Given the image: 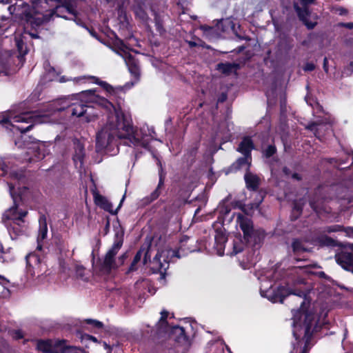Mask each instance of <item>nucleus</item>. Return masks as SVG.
Wrapping results in <instances>:
<instances>
[{
	"mask_svg": "<svg viewBox=\"0 0 353 353\" xmlns=\"http://www.w3.org/2000/svg\"><path fill=\"white\" fill-rule=\"evenodd\" d=\"M125 198V194H124L120 201V203L118 205V207L113 210V206L111 202H110L106 197L104 196L99 194L98 192L94 193V201L95 204L99 206L100 208L103 209V210L108 212L110 214L112 215L117 214L119 209L121 208L123 205V202Z\"/></svg>",
	"mask_w": 353,
	"mask_h": 353,
	"instance_id": "obj_8",
	"label": "nucleus"
},
{
	"mask_svg": "<svg viewBox=\"0 0 353 353\" xmlns=\"http://www.w3.org/2000/svg\"><path fill=\"white\" fill-rule=\"evenodd\" d=\"M268 299L272 303H283L285 299L290 302H295L299 304L297 309L292 308L293 325L304 329L303 339L304 346L301 353H309V345L311 341L313 331L312 330L315 316L313 312L309 310L310 305V301H307L308 293L300 289H290L283 285L272 289L269 292Z\"/></svg>",
	"mask_w": 353,
	"mask_h": 353,
	"instance_id": "obj_2",
	"label": "nucleus"
},
{
	"mask_svg": "<svg viewBox=\"0 0 353 353\" xmlns=\"http://www.w3.org/2000/svg\"><path fill=\"white\" fill-rule=\"evenodd\" d=\"M88 108V105L81 103H72V106L70 107V112L72 116L80 117L86 114Z\"/></svg>",
	"mask_w": 353,
	"mask_h": 353,
	"instance_id": "obj_24",
	"label": "nucleus"
},
{
	"mask_svg": "<svg viewBox=\"0 0 353 353\" xmlns=\"http://www.w3.org/2000/svg\"><path fill=\"white\" fill-rule=\"evenodd\" d=\"M310 207L314 210L317 211L318 205L314 199L310 198L309 200Z\"/></svg>",
	"mask_w": 353,
	"mask_h": 353,
	"instance_id": "obj_53",
	"label": "nucleus"
},
{
	"mask_svg": "<svg viewBox=\"0 0 353 353\" xmlns=\"http://www.w3.org/2000/svg\"><path fill=\"white\" fill-rule=\"evenodd\" d=\"M245 242L243 239H238L236 241H234L233 243V251L232 253L234 254H237L238 253L241 252L244 248Z\"/></svg>",
	"mask_w": 353,
	"mask_h": 353,
	"instance_id": "obj_33",
	"label": "nucleus"
},
{
	"mask_svg": "<svg viewBox=\"0 0 353 353\" xmlns=\"http://www.w3.org/2000/svg\"><path fill=\"white\" fill-rule=\"evenodd\" d=\"M199 250L196 239L187 235H183L179 240L178 248L174 251V256L181 258Z\"/></svg>",
	"mask_w": 353,
	"mask_h": 353,
	"instance_id": "obj_6",
	"label": "nucleus"
},
{
	"mask_svg": "<svg viewBox=\"0 0 353 353\" xmlns=\"http://www.w3.org/2000/svg\"><path fill=\"white\" fill-rule=\"evenodd\" d=\"M304 206L303 199L294 200L292 203V210L290 215L292 221L298 219L302 214Z\"/></svg>",
	"mask_w": 353,
	"mask_h": 353,
	"instance_id": "obj_19",
	"label": "nucleus"
},
{
	"mask_svg": "<svg viewBox=\"0 0 353 353\" xmlns=\"http://www.w3.org/2000/svg\"><path fill=\"white\" fill-rule=\"evenodd\" d=\"M255 149V145L251 137L245 136L239 143L236 151L248 159H252V151Z\"/></svg>",
	"mask_w": 353,
	"mask_h": 353,
	"instance_id": "obj_11",
	"label": "nucleus"
},
{
	"mask_svg": "<svg viewBox=\"0 0 353 353\" xmlns=\"http://www.w3.org/2000/svg\"><path fill=\"white\" fill-rule=\"evenodd\" d=\"M84 323L88 325H91L93 327L97 329H102L103 328V323L101 321H99L96 319H87L84 320Z\"/></svg>",
	"mask_w": 353,
	"mask_h": 353,
	"instance_id": "obj_37",
	"label": "nucleus"
},
{
	"mask_svg": "<svg viewBox=\"0 0 353 353\" xmlns=\"http://www.w3.org/2000/svg\"><path fill=\"white\" fill-rule=\"evenodd\" d=\"M336 261L341 267L353 273V249H345L336 254Z\"/></svg>",
	"mask_w": 353,
	"mask_h": 353,
	"instance_id": "obj_9",
	"label": "nucleus"
},
{
	"mask_svg": "<svg viewBox=\"0 0 353 353\" xmlns=\"http://www.w3.org/2000/svg\"><path fill=\"white\" fill-rule=\"evenodd\" d=\"M95 92H96L95 90H88L81 92V94L85 97H90V96L94 95Z\"/></svg>",
	"mask_w": 353,
	"mask_h": 353,
	"instance_id": "obj_52",
	"label": "nucleus"
},
{
	"mask_svg": "<svg viewBox=\"0 0 353 353\" xmlns=\"http://www.w3.org/2000/svg\"><path fill=\"white\" fill-rule=\"evenodd\" d=\"M8 232L12 239H17L25 232V225L22 222L12 221L7 225Z\"/></svg>",
	"mask_w": 353,
	"mask_h": 353,
	"instance_id": "obj_15",
	"label": "nucleus"
},
{
	"mask_svg": "<svg viewBox=\"0 0 353 353\" xmlns=\"http://www.w3.org/2000/svg\"><path fill=\"white\" fill-rule=\"evenodd\" d=\"M345 157H341L339 159L337 158H329L327 159L326 161L330 164L336 163L338 165H341L343 164L347 163L350 159L352 160L350 165L346 167L345 168H349L351 165H353V152H345Z\"/></svg>",
	"mask_w": 353,
	"mask_h": 353,
	"instance_id": "obj_23",
	"label": "nucleus"
},
{
	"mask_svg": "<svg viewBox=\"0 0 353 353\" xmlns=\"http://www.w3.org/2000/svg\"><path fill=\"white\" fill-rule=\"evenodd\" d=\"M291 248L295 256H299L302 253L309 252V250L305 246L302 240L298 238L292 239Z\"/></svg>",
	"mask_w": 353,
	"mask_h": 353,
	"instance_id": "obj_20",
	"label": "nucleus"
},
{
	"mask_svg": "<svg viewBox=\"0 0 353 353\" xmlns=\"http://www.w3.org/2000/svg\"><path fill=\"white\" fill-rule=\"evenodd\" d=\"M236 223L243 232V239L245 245L252 248L261 245L265 236L263 229L254 228L252 219L241 213L236 214Z\"/></svg>",
	"mask_w": 353,
	"mask_h": 353,
	"instance_id": "obj_3",
	"label": "nucleus"
},
{
	"mask_svg": "<svg viewBox=\"0 0 353 353\" xmlns=\"http://www.w3.org/2000/svg\"><path fill=\"white\" fill-rule=\"evenodd\" d=\"M12 199L13 205L4 212L3 219L11 221H18L25 223L24 217L28 215V212L26 210L19 208L18 201H21V199L20 196H14L12 195Z\"/></svg>",
	"mask_w": 353,
	"mask_h": 353,
	"instance_id": "obj_7",
	"label": "nucleus"
},
{
	"mask_svg": "<svg viewBox=\"0 0 353 353\" xmlns=\"http://www.w3.org/2000/svg\"><path fill=\"white\" fill-rule=\"evenodd\" d=\"M124 230L120 226L119 230L115 231L114 243L112 247L105 253L103 260L101 264V270L107 273H110L112 270H117L116 255L121 248L123 243Z\"/></svg>",
	"mask_w": 353,
	"mask_h": 353,
	"instance_id": "obj_4",
	"label": "nucleus"
},
{
	"mask_svg": "<svg viewBox=\"0 0 353 353\" xmlns=\"http://www.w3.org/2000/svg\"><path fill=\"white\" fill-rule=\"evenodd\" d=\"M239 69V64L235 63H219L216 65V70L223 74L229 75L233 70Z\"/></svg>",
	"mask_w": 353,
	"mask_h": 353,
	"instance_id": "obj_18",
	"label": "nucleus"
},
{
	"mask_svg": "<svg viewBox=\"0 0 353 353\" xmlns=\"http://www.w3.org/2000/svg\"><path fill=\"white\" fill-rule=\"evenodd\" d=\"M227 94L226 93H222L221 96L218 98V102L219 103H223L227 99Z\"/></svg>",
	"mask_w": 353,
	"mask_h": 353,
	"instance_id": "obj_58",
	"label": "nucleus"
},
{
	"mask_svg": "<svg viewBox=\"0 0 353 353\" xmlns=\"http://www.w3.org/2000/svg\"><path fill=\"white\" fill-rule=\"evenodd\" d=\"M66 340H58L54 343L52 342L51 353H67L70 350L76 349V347L65 345Z\"/></svg>",
	"mask_w": 353,
	"mask_h": 353,
	"instance_id": "obj_16",
	"label": "nucleus"
},
{
	"mask_svg": "<svg viewBox=\"0 0 353 353\" xmlns=\"http://www.w3.org/2000/svg\"><path fill=\"white\" fill-rule=\"evenodd\" d=\"M318 275V276L319 278H321V279H325L326 280H329L330 279V276H327L324 272L323 271H321V272H317L316 274Z\"/></svg>",
	"mask_w": 353,
	"mask_h": 353,
	"instance_id": "obj_57",
	"label": "nucleus"
},
{
	"mask_svg": "<svg viewBox=\"0 0 353 353\" xmlns=\"http://www.w3.org/2000/svg\"><path fill=\"white\" fill-rule=\"evenodd\" d=\"M294 8L300 21L303 22L306 19H308L307 17H309L310 12L307 8H302L299 7L297 3H294Z\"/></svg>",
	"mask_w": 353,
	"mask_h": 353,
	"instance_id": "obj_28",
	"label": "nucleus"
},
{
	"mask_svg": "<svg viewBox=\"0 0 353 353\" xmlns=\"http://www.w3.org/2000/svg\"><path fill=\"white\" fill-rule=\"evenodd\" d=\"M42 117L36 114L34 112H24L14 115L13 121L15 123H21L28 124L14 125V128L21 133L24 134L32 129L34 125L41 122Z\"/></svg>",
	"mask_w": 353,
	"mask_h": 353,
	"instance_id": "obj_5",
	"label": "nucleus"
},
{
	"mask_svg": "<svg viewBox=\"0 0 353 353\" xmlns=\"http://www.w3.org/2000/svg\"><path fill=\"white\" fill-rule=\"evenodd\" d=\"M315 68L316 66L314 63L307 62L303 67V70L305 72H312L315 70Z\"/></svg>",
	"mask_w": 353,
	"mask_h": 353,
	"instance_id": "obj_46",
	"label": "nucleus"
},
{
	"mask_svg": "<svg viewBox=\"0 0 353 353\" xmlns=\"http://www.w3.org/2000/svg\"><path fill=\"white\" fill-rule=\"evenodd\" d=\"M13 115L11 112H9L6 114H2L0 115V125L4 126L6 128H10L11 126L14 127V125L12 124L11 119L13 120Z\"/></svg>",
	"mask_w": 353,
	"mask_h": 353,
	"instance_id": "obj_27",
	"label": "nucleus"
},
{
	"mask_svg": "<svg viewBox=\"0 0 353 353\" xmlns=\"http://www.w3.org/2000/svg\"><path fill=\"white\" fill-rule=\"evenodd\" d=\"M338 26L342 27V28H346L350 30H352L353 29V22H349V23L341 22L338 24Z\"/></svg>",
	"mask_w": 353,
	"mask_h": 353,
	"instance_id": "obj_49",
	"label": "nucleus"
},
{
	"mask_svg": "<svg viewBox=\"0 0 353 353\" xmlns=\"http://www.w3.org/2000/svg\"><path fill=\"white\" fill-rule=\"evenodd\" d=\"M282 171L285 176H289L291 174V170L287 166H284L282 169Z\"/></svg>",
	"mask_w": 353,
	"mask_h": 353,
	"instance_id": "obj_61",
	"label": "nucleus"
},
{
	"mask_svg": "<svg viewBox=\"0 0 353 353\" xmlns=\"http://www.w3.org/2000/svg\"><path fill=\"white\" fill-rule=\"evenodd\" d=\"M137 263H134L133 261H132L129 268H128V273L129 272H134L137 270Z\"/></svg>",
	"mask_w": 353,
	"mask_h": 353,
	"instance_id": "obj_55",
	"label": "nucleus"
},
{
	"mask_svg": "<svg viewBox=\"0 0 353 353\" xmlns=\"http://www.w3.org/2000/svg\"><path fill=\"white\" fill-rule=\"evenodd\" d=\"M110 226V220L108 218L106 223H105V228H104L105 234H107L109 232Z\"/></svg>",
	"mask_w": 353,
	"mask_h": 353,
	"instance_id": "obj_60",
	"label": "nucleus"
},
{
	"mask_svg": "<svg viewBox=\"0 0 353 353\" xmlns=\"http://www.w3.org/2000/svg\"><path fill=\"white\" fill-rule=\"evenodd\" d=\"M61 7L64 8L69 14H72L74 15L77 14V12L74 9V8L71 5V3H70L68 2H64V3H63Z\"/></svg>",
	"mask_w": 353,
	"mask_h": 353,
	"instance_id": "obj_39",
	"label": "nucleus"
},
{
	"mask_svg": "<svg viewBox=\"0 0 353 353\" xmlns=\"http://www.w3.org/2000/svg\"><path fill=\"white\" fill-rule=\"evenodd\" d=\"M172 332L177 334L175 341L178 343L187 342L188 336L185 334V329L179 325H176L172 327Z\"/></svg>",
	"mask_w": 353,
	"mask_h": 353,
	"instance_id": "obj_26",
	"label": "nucleus"
},
{
	"mask_svg": "<svg viewBox=\"0 0 353 353\" xmlns=\"http://www.w3.org/2000/svg\"><path fill=\"white\" fill-rule=\"evenodd\" d=\"M90 79H92L93 80V83H94L95 84L99 85L108 92H109L110 94L114 92V88L111 85H110L108 83H107L106 81H101L98 77H96L94 76L90 77Z\"/></svg>",
	"mask_w": 353,
	"mask_h": 353,
	"instance_id": "obj_29",
	"label": "nucleus"
},
{
	"mask_svg": "<svg viewBox=\"0 0 353 353\" xmlns=\"http://www.w3.org/2000/svg\"><path fill=\"white\" fill-rule=\"evenodd\" d=\"M161 256L157 253L153 259V264L157 263L158 265L157 269L160 271L163 268V265L160 261Z\"/></svg>",
	"mask_w": 353,
	"mask_h": 353,
	"instance_id": "obj_45",
	"label": "nucleus"
},
{
	"mask_svg": "<svg viewBox=\"0 0 353 353\" xmlns=\"http://www.w3.org/2000/svg\"><path fill=\"white\" fill-rule=\"evenodd\" d=\"M303 23L307 27L308 30H312L316 25V22H312L309 21L308 19H306L305 21L303 22Z\"/></svg>",
	"mask_w": 353,
	"mask_h": 353,
	"instance_id": "obj_47",
	"label": "nucleus"
},
{
	"mask_svg": "<svg viewBox=\"0 0 353 353\" xmlns=\"http://www.w3.org/2000/svg\"><path fill=\"white\" fill-rule=\"evenodd\" d=\"M114 44L122 51H124V49L126 48L124 41L119 39L117 36L115 37Z\"/></svg>",
	"mask_w": 353,
	"mask_h": 353,
	"instance_id": "obj_43",
	"label": "nucleus"
},
{
	"mask_svg": "<svg viewBox=\"0 0 353 353\" xmlns=\"http://www.w3.org/2000/svg\"><path fill=\"white\" fill-rule=\"evenodd\" d=\"M72 106V104H69V102L66 100H62L60 103H54V110L57 112H62L67 110L70 112V107Z\"/></svg>",
	"mask_w": 353,
	"mask_h": 353,
	"instance_id": "obj_31",
	"label": "nucleus"
},
{
	"mask_svg": "<svg viewBox=\"0 0 353 353\" xmlns=\"http://www.w3.org/2000/svg\"><path fill=\"white\" fill-rule=\"evenodd\" d=\"M244 180L248 190L254 192L258 190L261 179L256 174L252 173L250 170H246L244 174Z\"/></svg>",
	"mask_w": 353,
	"mask_h": 353,
	"instance_id": "obj_13",
	"label": "nucleus"
},
{
	"mask_svg": "<svg viewBox=\"0 0 353 353\" xmlns=\"http://www.w3.org/2000/svg\"><path fill=\"white\" fill-rule=\"evenodd\" d=\"M85 157L84 148L83 146L79 147L75 150V153L73 155V160L74 162L79 161L81 165L83 163V160Z\"/></svg>",
	"mask_w": 353,
	"mask_h": 353,
	"instance_id": "obj_30",
	"label": "nucleus"
},
{
	"mask_svg": "<svg viewBox=\"0 0 353 353\" xmlns=\"http://www.w3.org/2000/svg\"><path fill=\"white\" fill-rule=\"evenodd\" d=\"M190 48H194L199 46V44L193 41H186Z\"/></svg>",
	"mask_w": 353,
	"mask_h": 353,
	"instance_id": "obj_63",
	"label": "nucleus"
},
{
	"mask_svg": "<svg viewBox=\"0 0 353 353\" xmlns=\"http://www.w3.org/2000/svg\"><path fill=\"white\" fill-rule=\"evenodd\" d=\"M157 164L159 167V183L155 190L150 194L148 199L150 202L157 200L161 194V189L164 186L165 179L166 177V172L163 168L162 163L159 159H157Z\"/></svg>",
	"mask_w": 353,
	"mask_h": 353,
	"instance_id": "obj_10",
	"label": "nucleus"
},
{
	"mask_svg": "<svg viewBox=\"0 0 353 353\" xmlns=\"http://www.w3.org/2000/svg\"><path fill=\"white\" fill-rule=\"evenodd\" d=\"M82 339L90 340L94 343L98 342V339L95 336H94L92 335L88 334H85L82 335Z\"/></svg>",
	"mask_w": 353,
	"mask_h": 353,
	"instance_id": "obj_50",
	"label": "nucleus"
},
{
	"mask_svg": "<svg viewBox=\"0 0 353 353\" xmlns=\"http://www.w3.org/2000/svg\"><path fill=\"white\" fill-rule=\"evenodd\" d=\"M216 26L217 29H219V30L221 29V30L222 32H225V28L223 26V19H220L217 22Z\"/></svg>",
	"mask_w": 353,
	"mask_h": 353,
	"instance_id": "obj_54",
	"label": "nucleus"
},
{
	"mask_svg": "<svg viewBox=\"0 0 353 353\" xmlns=\"http://www.w3.org/2000/svg\"><path fill=\"white\" fill-rule=\"evenodd\" d=\"M75 272L77 277L83 279L85 275V268L82 265H76Z\"/></svg>",
	"mask_w": 353,
	"mask_h": 353,
	"instance_id": "obj_40",
	"label": "nucleus"
},
{
	"mask_svg": "<svg viewBox=\"0 0 353 353\" xmlns=\"http://www.w3.org/2000/svg\"><path fill=\"white\" fill-rule=\"evenodd\" d=\"M328 61H327V59L326 57L324 58L323 59V70H325V72H328Z\"/></svg>",
	"mask_w": 353,
	"mask_h": 353,
	"instance_id": "obj_62",
	"label": "nucleus"
},
{
	"mask_svg": "<svg viewBox=\"0 0 353 353\" xmlns=\"http://www.w3.org/2000/svg\"><path fill=\"white\" fill-rule=\"evenodd\" d=\"M276 148L274 145H269L263 151V156L265 158H270L276 153Z\"/></svg>",
	"mask_w": 353,
	"mask_h": 353,
	"instance_id": "obj_36",
	"label": "nucleus"
},
{
	"mask_svg": "<svg viewBox=\"0 0 353 353\" xmlns=\"http://www.w3.org/2000/svg\"><path fill=\"white\" fill-rule=\"evenodd\" d=\"M292 178L294 180L300 181L302 180V176L299 173L294 172L292 174Z\"/></svg>",
	"mask_w": 353,
	"mask_h": 353,
	"instance_id": "obj_59",
	"label": "nucleus"
},
{
	"mask_svg": "<svg viewBox=\"0 0 353 353\" xmlns=\"http://www.w3.org/2000/svg\"><path fill=\"white\" fill-rule=\"evenodd\" d=\"M133 12L136 18L140 19L142 22H147L149 17L144 8V3L142 2H138L133 7Z\"/></svg>",
	"mask_w": 353,
	"mask_h": 353,
	"instance_id": "obj_21",
	"label": "nucleus"
},
{
	"mask_svg": "<svg viewBox=\"0 0 353 353\" xmlns=\"http://www.w3.org/2000/svg\"><path fill=\"white\" fill-rule=\"evenodd\" d=\"M246 165L245 171L250 170L252 159L245 157H239L228 168V173H236Z\"/></svg>",
	"mask_w": 353,
	"mask_h": 353,
	"instance_id": "obj_12",
	"label": "nucleus"
},
{
	"mask_svg": "<svg viewBox=\"0 0 353 353\" xmlns=\"http://www.w3.org/2000/svg\"><path fill=\"white\" fill-rule=\"evenodd\" d=\"M128 256L129 255L128 252H125L118 257V259L117 261V269L124 264L125 260L128 258Z\"/></svg>",
	"mask_w": 353,
	"mask_h": 353,
	"instance_id": "obj_38",
	"label": "nucleus"
},
{
	"mask_svg": "<svg viewBox=\"0 0 353 353\" xmlns=\"http://www.w3.org/2000/svg\"><path fill=\"white\" fill-rule=\"evenodd\" d=\"M30 23L32 26H40L43 23V20L40 18H32Z\"/></svg>",
	"mask_w": 353,
	"mask_h": 353,
	"instance_id": "obj_48",
	"label": "nucleus"
},
{
	"mask_svg": "<svg viewBox=\"0 0 353 353\" xmlns=\"http://www.w3.org/2000/svg\"><path fill=\"white\" fill-rule=\"evenodd\" d=\"M100 105L106 110L108 121L97 133L96 148L98 151L117 145L121 139L127 140L125 143L128 145H141V139L135 135L131 117L123 112L119 105L116 106L106 99H102Z\"/></svg>",
	"mask_w": 353,
	"mask_h": 353,
	"instance_id": "obj_1",
	"label": "nucleus"
},
{
	"mask_svg": "<svg viewBox=\"0 0 353 353\" xmlns=\"http://www.w3.org/2000/svg\"><path fill=\"white\" fill-rule=\"evenodd\" d=\"M161 317L157 322L156 327L157 330L159 333L161 332H167L169 328V323L168 321V317L169 316V312L165 310H163L161 312Z\"/></svg>",
	"mask_w": 353,
	"mask_h": 353,
	"instance_id": "obj_17",
	"label": "nucleus"
},
{
	"mask_svg": "<svg viewBox=\"0 0 353 353\" xmlns=\"http://www.w3.org/2000/svg\"><path fill=\"white\" fill-rule=\"evenodd\" d=\"M215 242L217 245H219L222 248L223 244L226 242L225 237L222 234L216 235Z\"/></svg>",
	"mask_w": 353,
	"mask_h": 353,
	"instance_id": "obj_42",
	"label": "nucleus"
},
{
	"mask_svg": "<svg viewBox=\"0 0 353 353\" xmlns=\"http://www.w3.org/2000/svg\"><path fill=\"white\" fill-rule=\"evenodd\" d=\"M52 341L50 339H39L37 341L36 349L43 353H51Z\"/></svg>",
	"mask_w": 353,
	"mask_h": 353,
	"instance_id": "obj_25",
	"label": "nucleus"
},
{
	"mask_svg": "<svg viewBox=\"0 0 353 353\" xmlns=\"http://www.w3.org/2000/svg\"><path fill=\"white\" fill-rule=\"evenodd\" d=\"M124 60L130 72L134 77H139L140 69L138 60L130 52H125Z\"/></svg>",
	"mask_w": 353,
	"mask_h": 353,
	"instance_id": "obj_14",
	"label": "nucleus"
},
{
	"mask_svg": "<svg viewBox=\"0 0 353 353\" xmlns=\"http://www.w3.org/2000/svg\"><path fill=\"white\" fill-rule=\"evenodd\" d=\"M150 261V255L149 254V251L147 250L145 252L144 256L143 259V265H146L148 263V261Z\"/></svg>",
	"mask_w": 353,
	"mask_h": 353,
	"instance_id": "obj_51",
	"label": "nucleus"
},
{
	"mask_svg": "<svg viewBox=\"0 0 353 353\" xmlns=\"http://www.w3.org/2000/svg\"><path fill=\"white\" fill-rule=\"evenodd\" d=\"M332 232L344 231L347 236L349 237H353V227L345 228L342 225H336L334 226L332 230Z\"/></svg>",
	"mask_w": 353,
	"mask_h": 353,
	"instance_id": "obj_34",
	"label": "nucleus"
},
{
	"mask_svg": "<svg viewBox=\"0 0 353 353\" xmlns=\"http://www.w3.org/2000/svg\"><path fill=\"white\" fill-rule=\"evenodd\" d=\"M143 251H144V250L143 248H140L137 252V253L134 255V256L133 258V260H132L134 263H138L141 261Z\"/></svg>",
	"mask_w": 353,
	"mask_h": 353,
	"instance_id": "obj_44",
	"label": "nucleus"
},
{
	"mask_svg": "<svg viewBox=\"0 0 353 353\" xmlns=\"http://www.w3.org/2000/svg\"><path fill=\"white\" fill-rule=\"evenodd\" d=\"M39 229L37 239L39 241H43L46 239L48 234V225L46 216L44 214L40 216L39 219Z\"/></svg>",
	"mask_w": 353,
	"mask_h": 353,
	"instance_id": "obj_22",
	"label": "nucleus"
},
{
	"mask_svg": "<svg viewBox=\"0 0 353 353\" xmlns=\"http://www.w3.org/2000/svg\"><path fill=\"white\" fill-rule=\"evenodd\" d=\"M10 168V163L4 158L0 157V176H6Z\"/></svg>",
	"mask_w": 353,
	"mask_h": 353,
	"instance_id": "obj_32",
	"label": "nucleus"
},
{
	"mask_svg": "<svg viewBox=\"0 0 353 353\" xmlns=\"http://www.w3.org/2000/svg\"><path fill=\"white\" fill-rule=\"evenodd\" d=\"M154 21H155V23H156V26H157V30L158 31H160V29L162 28V26L160 23V21H159V17L157 14H156V16L154 17Z\"/></svg>",
	"mask_w": 353,
	"mask_h": 353,
	"instance_id": "obj_56",
	"label": "nucleus"
},
{
	"mask_svg": "<svg viewBox=\"0 0 353 353\" xmlns=\"http://www.w3.org/2000/svg\"><path fill=\"white\" fill-rule=\"evenodd\" d=\"M12 336L14 340H19L24 337V334L21 330H14L12 332Z\"/></svg>",
	"mask_w": 353,
	"mask_h": 353,
	"instance_id": "obj_41",
	"label": "nucleus"
},
{
	"mask_svg": "<svg viewBox=\"0 0 353 353\" xmlns=\"http://www.w3.org/2000/svg\"><path fill=\"white\" fill-rule=\"evenodd\" d=\"M16 46L20 54L25 55L28 53L27 48L21 39H16Z\"/></svg>",
	"mask_w": 353,
	"mask_h": 353,
	"instance_id": "obj_35",
	"label": "nucleus"
},
{
	"mask_svg": "<svg viewBox=\"0 0 353 353\" xmlns=\"http://www.w3.org/2000/svg\"><path fill=\"white\" fill-rule=\"evenodd\" d=\"M303 6H307L309 4H312L314 2L315 0H299Z\"/></svg>",
	"mask_w": 353,
	"mask_h": 353,
	"instance_id": "obj_64",
	"label": "nucleus"
}]
</instances>
